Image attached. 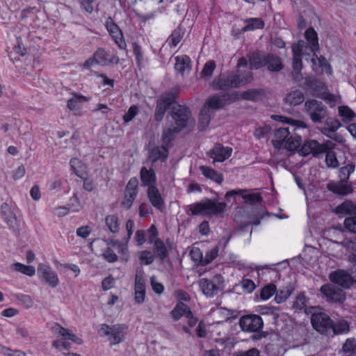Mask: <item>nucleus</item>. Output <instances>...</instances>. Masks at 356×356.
I'll return each mask as SVG.
<instances>
[{"label":"nucleus","mask_w":356,"mask_h":356,"mask_svg":"<svg viewBox=\"0 0 356 356\" xmlns=\"http://www.w3.org/2000/svg\"><path fill=\"white\" fill-rule=\"evenodd\" d=\"M227 204L225 202H218L216 200L206 198L200 202L191 204L187 207L188 215L202 216L211 217L222 216L225 212Z\"/></svg>","instance_id":"f257e3e1"},{"label":"nucleus","mask_w":356,"mask_h":356,"mask_svg":"<svg viewBox=\"0 0 356 356\" xmlns=\"http://www.w3.org/2000/svg\"><path fill=\"white\" fill-rule=\"evenodd\" d=\"M252 79L251 72L229 73L227 75H220L213 81V85L216 89L227 90L244 86L250 83Z\"/></svg>","instance_id":"f03ea898"},{"label":"nucleus","mask_w":356,"mask_h":356,"mask_svg":"<svg viewBox=\"0 0 356 356\" xmlns=\"http://www.w3.org/2000/svg\"><path fill=\"white\" fill-rule=\"evenodd\" d=\"M272 143L276 149L293 151L300 145L301 138L299 136L291 135L289 127H281L275 131Z\"/></svg>","instance_id":"7ed1b4c3"},{"label":"nucleus","mask_w":356,"mask_h":356,"mask_svg":"<svg viewBox=\"0 0 356 356\" xmlns=\"http://www.w3.org/2000/svg\"><path fill=\"white\" fill-rule=\"evenodd\" d=\"M127 330L128 327L124 324H102L98 334L102 337H106L111 345H117L126 339Z\"/></svg>","instance_id":"20e7f679"},{"label":"nucleus","mask_w":356,"mask_h":356,"mask_svg":"<svg viewBox=\"0 0 356 356\" xmlns=\"http://www.w3.org/2000/svg\"><path fill=\"white\" fill-rule=\"evenodd\" d=\"M171 119L170 123L176 127L175 129L176 131H181L183 129L193 126L195 124L190 111L187 108L179 105L173 107Z\"/></svg>","instance_id":"39448f33"},{"label":"nucleus","mask_w":356,"mask_h":356,"mask_svg":"<svg viewBox=\"0 0 356 356\" xmlns=\"http://www.w3.org/2000/svg\"><path fill=\"white\" fill-rule=\"evenodd\" d=\"M305 110L314 122H321L326 115L325 107L322 102L316 99L306 101Z\"/></svg>","instance_id":"423d86ee"},{"label":"nucleus","mask_w":356,"mask_h":356,"mask_svg":"<svg viewBox=\"0 0 356 356\" xmlns=\"http://www.w3.org/2000/svg\"><path fill=\"white\" fill-rule=\"evenodd\" d=\"M38 275L40 279L52 288H55L59 284L60 281L57 273L49 265L39 264Z\"/></svg>","instance_id":"0eeeda50"},{"label":"nucleus","mask_w":356,"mask_h":356,"mask_svg":"<svg viewBox=\"0 0 356 356\" xmlns=\"http://www.w3.org/2000/svg\"><path fill=\"white\" fill-rule=\"evenodd\" d=\"M263 320L256 314H248L241 317L239 325L244 332H255L263 327Z\"/></svg>","instance_id":"6e6552de"},{"label":"nucleus","mask_w":356,"mask_h":356,"mask_svg":"<svg viewBox=\"0 0 356 356\" xmlns=\"http://www.w3.org/2000/svg\"><path fill=\"white\" fill-rule=\"evenodd\" d=\"M321 292L331 302H342L346 299L343 290L333 284L323 285L321 287Z\"/></svg>","instance_id":"1a4fd4ad"},{"label":"nucleus","mask_w":356,"mask_h":356,"mask_svg":"<svg viewBox=\"0 0 356 356\" xmlns=\"http://www.w3.org/2000/svg\"><path fill=\"white\" fill-rule=\"evenodd\" d=\"M176 96L172 92L165 93L160 97L157 101L154 113L156 121H161L167 108L175 102Z\"/></svg>","instance_id":"9d476101"},{"label":"nucleus","mask_w":356,"mask_h":356,"mask_svg":"<svg viewBox=\"0 0 356 356\" xmlns=\"http://www.w3.org/2000/svg\"><path fill=\"white\" fill-rule=\"evenodd\" d=\"M233 149L230 147L223 146L222 144L216 143L212 149H211L207 154L213 159V163H222L228 159L232 154Z\"/></svg>","instance_id":"9b49d317"},{"label":"nucleus","mask_w":356,"mask_h":356,"mask_svg":"<svg viewBox=\"0 0 356 356\" xmlns=\"http://www.w3.org/2000/svg\"><path fill=\"white\" fill-rule=\"evenodd\" d=\"M95 59L96 64L101 66H108L111 65H117L119 63L118 56L110 53L104 48L99 47L95 52Z\"/></svg>","instance_id":"f8f14e48"},{"label":"nucleus","mask_w":356,"mask_h":356,"mask_svg":"<svg viewBox=\"0 0 356 356\" xmlns=\"http://www.w3.org/2000/svg\"><path fill=\"white\" fill-rule=\"evenodd\" d=\"M106 28L118 47L121 49H124L127 47V44L124 39L123 34L119 26L111 18H108L106 20Z\"/></svg>","instance_id":"ddd939ff"},{"label":"nucleus","mask_w":356,"mask_h":356,"mask_svg":"<svg viewBox=\"0 0 356 356\" xmlns=\"http://www.w3.org/2000/svg\"><path fill=\"white\" fill-rule=\"evenodd\" d=\"M312 324L316 330L324 333L331 329L332 321L324 313H315L312 316Z\"/></svg>","instance_id":"4468645a"},{"label":"nucleus","mask_w":356,"mask_h":356,"mask_svg":"<svg viewBox=\"0 0 356 356\" xmlns=\"http://www.w3.org/2000/svg\"><path fill=\"white\" fill-rule=\"evenodd\" d=\"M52 330L54 332L63 337V341L62 342V346L66 350H68L70 348V343L66 341L67 339L72 340L78 344H81L82 343V340L81 339L75 336L69 330L61 327L58 323H55L53 325Z\"/></svg>","instance_id":"2eb2a0df"},{"label":"nucleus","mask_w":356,"mask_h":356,"mask_svg":"<svg viewBox=\"0 0 356 356\" xmlns=\"http://www.w3.org/2000/svg\"><path fill=\"white\" fill-rule=\"evenodd\" d=\"M330 280L343 288H349L353 284V277L344 270H339L330 275Z\"/></svg>","instance_id":"dca6fc26"},{"label":"nucleus","mask_w":356,"mask_h":356,"mask_svg":"<svg viewBox=\"0 0 356 356\" xmlns=\"http://www.w3.org/2000/svg\"><path fill=\"white\" fill-rule=\"evenodd\" d=\"M327 188L332 193L340 195H346L353 192V186L350 182L339 180L337 182H330L327 185Z\"/></svg>","instance_id":"f3484780"},{"label":"nucleus","mask_w":356,"mask_h":356,"mask_svg":"<svg viewBox=\"0 0 356 356\" xmlns=\"http://www.w3.org/2000/svg\"><path fill=\"white\" fill-rule=\"evenodd\" d=\"M326 147L325 145L320 144L315 140H309L306 141L302 146L300 152L303 156L309 155V154H318L325 152Z\"/></svg>","instance_id":"a211bd4d"},{"label":"nucleus","mask_w":356,"mask_h":356,"mask_svg":"<svg viewBox=\"0 0 356 356\" xmlns=\"http://www.w3.org/2000/svg\"><path fill=\"white\" fill-rule=\"evenodd\" d=\"M175 60V71L177 73H180L182 76L187 75L191 70L190 58L188 56L183 55L180 56H176Z\"/></svg>","instance_id":"6ab92c4d"},{"label":"nucleus","mask_w":356,"mask_h":356,"mask_svg":"<svg viewBox=\"0 0 356 356\" xmlns=\"http://www.w3.org/2000/svg\"><path fill=\"white\" fill-rule=\"evenodd\" d=\"M318 49V48L311 44H307L303 40H300L297 44L292 46V51L300 56H309L312 54L313 57Z\"/></svg>","instance_id":"aec40b11"},{"label":"nucleus","mask_w":356,"mask_h":356,"mask_svg":"<svg viewBox=\"0 0 356 356\" xmlns=\"http://www.w3.org/2000/svg\"><path fill=\"white\" fill-rule=\"evenodd\" d=\"M140 175L142 184L144 186H147L148 188L156 187V177L154 170L143 167L140 170Z\"/></svg>","instance_id":"412c9836"},{"label":"nucleus","mask_w":356,"mask_h":356,"mask_svg":"<svg viewBox=\"0 0 356 356\" xmlns=\"http://www.w3.org/2000/svg\"><path fill=\"white\" fill-rule=\"evenodd\" d=\"M305 99L302 92L298 89L291 90L286 93L284 102L290 106H298Z\"/></svg>","instance_id":"4be33fe9"},{"label":"nucleus","mask_w":356,"mask_h":356,"mask_svg":"<svg viewBox=\"0 0 356 356\" xmlns=\"http://www.w3.org/2000/svg\"><path fill=\"white\" fill-rule=\"evenodd\" d=\"M102 242L106 243L107 245L111 246L112 248L115 249L117 252L123 257L124 259H127L128 258L129 251L127 244L129 242H127V239L124 238V241L108 239Z\"/></svg>","instance_id":"5701e85b"},{"label":"nucleus","mask_w":356,"mask_h":356,"mask_svg":"<svg viewBox=\"0 0 356 356\" xmlns=\"http://www.w3.org/2000/svg\"><path fill=\"white\" fill-rule=\"evenodd\" d=\"M147 197L151 204L158 209H162L164 202L159 189L156 187L147 188Z\"/></svg>","instance_id":"b1692460"},{"label":"nucleus","mask_w":356,"mask_h":356,"mask_svg":"<svg viewBox=\"0 0 356 356\" xmlns=\"http://www.w3.org/2000/svg\"><path fill=\"white\" fill-rule=\"evenodd\" d=\"M236 195H241L242 197L248 202H257L260 201V195L257 193H249L245 190L235 191L232 190L228 191L225 195V198L229 200V198L234 197Z\"/></svg>","instance_id":"393cba45"},{"label":"nucleus","mask_w":356,"mask_h":356,"mask_svg":"<svg viewBox=\"0 0 356 356\" xmlns=\"http://www.w3.org/2000/svg\"><path fill=\"white\" fill-rule=\"evenodd\" d=\"M197 284L202 293L207 297H213L218 291V287L213 282L207 279H200Z\"/></svg>","instance_id":"a878e982"},{"label":"nucleus","mask_w":356,"mask_h":356,"mask_svg":"<svg viewBox=\"0 0 356 356\" xmlns=\"http://www.w3.org/2000/svg\"><path fill=\"white\" fill-rule=\"evenodd\" d=\"M266 54L261 52H254L249 55V62L251 69L258 70L265 67Z\"/></svg>","instance_id":"bb28decb"},{"label":"nucleus","mask_w":356,"mask_h":356,"mask_svg":"<svg viewBox=\"0 0 356 356\" xmlns=\"http://www.w3.org/2000/svg\"><path fill=\"white\" fill-rule=\"evenodd\" d=\"M265 67L270 72H279L283 68V65L279 56L268 54L266 57Z\"/></svg>","instance_id":"cd10ccee"},{"label":"nucleus","mask_w":356,"mask_h":356,"mask_svg":"<svg viewBox=\"0 0 356 356\" xmlns=\"http://www.w3.org/2000/svg\"><path fill=\"white\" fill-rule=\"evenodd\" d=\"M200 170L202 175L207 179H209L218 184H221L223 181V176L209 166L201 165Z\"/></svg>","instance_id":"c85d7f7f"},{"label":"nucleus","mask_w":356,"mask_h":356,"mask_svg":"<svg viewBox=\"0 0 356 356\" xmlns=\"http://www.w3.org/2000/svg\"><path fill=\"white\" fill-rule=\"evenodd\" d=\"M168 155V147L163 145L161 147H156L153 148L150 152L149 158L153 162H156L159 160L164 161L167 159Z\"/></svg>","instance_id":"c756f323"},{"label":"nucleus","mask_w":356,"mask_h":356,"mask_svg":"<svg viewBox=\"0 0 356 356\" xmlns=\"http://www.w3.org/2000/svg\"><path fill=\"white\" fill-rule=\"evenodd\" d=\"M1 214L3 220L10 227H15L17 225V218L8 204L1 206Z\"/></svg>","instance_id":"7c9ffc66"},{"label":"nucleus","mask_w":356,"mask_h":356,"mask_svg":"<svg viewBox=\"0 0 356 356\" xmlns=\"http://www.w3.org/2000/svg\"><path fill=\"white\" fill-rule=\"evenodd\" d=\"M170 314L175 321H178L183 316H188L191 314L189 307L183 302H179L175 307L171 311Z\"/></svg>","instance_id":"2f4dec72"},{"label":"nucleus","mask_w":356,"mask_h":356,"mask_svg":"<svg viewBox=\"0 0 356 356\" xmlns=\"http://www.w3.org/2000/svg\"><path fill=\"white\" fill-rule=\"evenodd\" d=\"M225 104V96L213 95L208 99L204 106H207L209 111L218 110Z\"/></svg>","instance_id":"473e14b6"},{"label":"nucleus","mask_w":356,"mask_h":356,"mask_svg":"<svg viewBox=\"0 0 356 356\" xmlns=\"http://www.w3.org/2000/svg\"><path fill=\"white\" fill-rule=\"evenodd\" d=\"M336 213L345 215L356 214V203L346 200L336 208Z\"/></svg>","instance_id":"72a5a7b5"},{"label":"nucleus","mask_w":356,"mask_h":356,"mask_svg":"<svg viewBox=\"0 0 356 356\" xmlns=\"http://www.w3.org/2000/svg\"><path fill=\"white\" fill-rule=\"evenodd\" d=\"M88 99L83 95H75L67 101V107L72 111H79L82 103L87 102Z\"/></svg>","instance_id":"f704fd0d"},{"label":"nucleus","mask_w":356,"mask_h":356,"mask_svg":"<svg viewBox=\"0 0 356 356\" xmlns=\"http://www.w3.org/2000/svg\"><path fill=\"white\" fill-rule=\"evenodd\" d=\"M211 116V111L207 106H204L200 111L198 128L200 131L204 130L209 125Z\"/></svg>","instance_id":"c9c22d12"},{"label":"nucleus","mask_w":356,"mask_h":356,"mask_svg":"<svg viewBox=\"0 0 356 356\" xmlns=\"http://www.w3.org/2000/svg\"><path fill=\"white\" fill-rule=\"evenodd\" d=\"M10 268L13 271L19 272L30 277L35 274V269L33 266H26L19 262L13 264Z\"/></svg>","instance_id":"e433bc0d"},{"label":"nucleus","mask_w":356,"mask_h":356,"mask_svg":"<svg viewBox=\"0 0 356 356\" xmlns=\"http://www.w3.org/2000/svg\"><path fill=\"white\" fill-rule=\"evenodd\" d=\"M311 61L312 63L313 70L316 73H321L323 71L324 69L330 67L325 58H318L316 54L315 56L312 57Z\"/></svg>","instance_id":"4c0bfd02"},{"label":"nucleus","mask_w":356,"mask_h":356,"mask_svg":"<svg viewBox=\"0 0 356 356\" xmlns=\"http://www.w3.org/2000/svg\"><path fill=\"white\" fill-rule=\"evenodd\" d=\"M108 229L112 233H118L120 230V221L116 215H108L105 218Z\"/></svg>","instance_id":"58836bf2"},{"label":"nucleus","mask_w":356,"mask_h":356,"mask_svg":"<svg viewBox=\"0 0 356 356\" xmlns=\"http://www.w3.org/2000/svg\"><path fill=\"white\" fill-rule=\"evenodd\" d=\"M338 111L339 115L345 122H350L356 117V113L347 106H339Z\"/></svg>","instance_id":"ea45409f"},{"label":"nucleus","mask_w":356,"mask_h":356,"mask_svg":"<svg viewBox=\"0 0 356 356\" xmlns=\"http://www.w3.org/2000/svg\"><path fill=\"white\" fill-rule=\"evenodd\" d=\"M175 128L176 127L173 124L170 123L169 127L165 129L163 133V145L167 147L170 142L174 139L175 135L179 132L174 130Z\"/></svg>","instance_id":"a19ab883"},{"label":"nucleus","mask_w":356,"mask_h":356,"mask_svg":"<svg viewBox=\"0 0 356 356\" xmlns=\"http://www.w3.org/2000/svg\"><path fill=\"white\" fill-rule=\"evenodd\" d=\"M245 23L246 25L242 29L243 32L262 29L264 26V22L260 18H250L245 20Z\"/></svg>","instance_id":"79ce46f5"},{"label":"nucleus","mask_w":356,"mask_h":356,"mask_svg":"<svg viewBox=\"0 0 356 356\" xmlns=\"http://www.w3.org/2000/svg\"><path fill=\"white\" fill-rule=\"evenodd\" d=\"M273 118L276 120L286 122V123L291 124V126L295 127V129H299V128H302V129L307 128L306 124L304 122H302L300 120H293L292 118H289L283 117L281 115H273Z\"/></svg>","instance_id":"37998d69"},{"label":"nucleus","mask_w":356,"mask_h":356,"mask_svg":"<svg viewBox=\"0 0 356 356\" xmlns=\"http://www.w3.org/2000/svg\"><path fill=\"white\" fill-rule=\"evenodd\" d=\"M342 349L346 356H356V339H348Z\"/></svg>","instance_id":"c03bdc74"},{"label":"nucleus","mask_w":356,"mask_h":356,"mask_svg":"<svg viewBox=\"0 0 356 356\" xmlns=\"http://www.w3.org/2000/svg\"><path fill=\"white\" fill-rule=\"evenodd\" d=\"M154 244V250L157 256L163 260L168 256V250L164 243L160 239L156 240Z\"/></svg>","instance_id":"a18cd8bd"},{"label":"nucleus","mask_w":356,"mask_h":356,"mask_svg":"<svg viewBox=\"0 0 356 356\" xmlns=\"http://www.w3.org/2000/svg\"><path fill=\"white\" fill-rule=\"evenodd\" d=\"M331 329L336 334H345L349 331V325L346 321L341 320L335 323H332Z\"/></svg>","instance_id":"49530a36"},{"label":"nucleus","mask_w":356,"mask_h":356,"mask_svg":"<svg viewBox=\"0 0 356 356\" xmlns=\"http://www.w3.org/2000/svg\"><path fill=\"white\" fill-rule=\"evenodd\" d=\"M263 96V91L260 90L251 89L241 93V97L244 99L257 101Z\"/></svg>","instance_id":"de8ad7c7"},{"label":"nucleus","mask_w":356,"mask_h":356,"mask_svg":"<svg viewBox=\"0 0 356 356\" xmlns=\"http://www.w3.org/2000/svg\"><path fill=\"white\" fill-rule=\"evenodd\" d=\"M326 125L327 127L323 128L322 133L327 136L330 137L331 134L340 127L341 124L337 120H330L327 121Z\"/></svg>","instance_id":"09e8293b"},{"label":"nucleus","mask_w":356,"mask_h":356,"mask_svg":"<svg viewBox=\"0 0 356 356\" xmlns=\"http://www.w3.org/2000/svg\"><path fill=\"white\" fill-rule=\"evenodd\" d=\"M183 31L180 28L174 30L172 34L168 38L167 42L172 47H176L181 40L183 38Z\"/></svg>","instance_id":"8fccbe9b"},{"label":"nucleus","mask_w":356,"mask_h":356,"mask_svg":"<svg viewBox=\"0 0 356 356\" xmlns=\"http://www.w3.org/2000/svg\"><path fill=\"white\" fill-rule=\"evenodd\" d=\"M293 68L295 72L293 74V78L299 81L300 80V72L302 70V60L301 56L298 54L296 52H293Z\"/></svg>","instance_id":"3c124183"},{"label":"nucleus","mask_w":356,"mask_h":356,"mask_svg":"<svg viewBox=\"0 0 356 356\" xmlns=\"http://www.w3.org/2000/svg\"><path fill=\"white\" fill-rule=\"evenodd\" d=\"M355 165L350 163L340 168L339 170V178L341 180L348 181L350 175L354 172Z\"/></svg>","instance_id":"603ef678"},{"label":"nucleus","mask_w":356,"mask_h":356,"mask_svg":"<svg viewBox=\"0 0 356 356\" xmlns=\"http://www.w3.org/2000/svg\"><path fill=\"white\" fill-rule=\"evenodd\" d=\"M70 165L75 175L79 177H82V172L84 170V166L81 161L77 158H73L70 160Z\"/></svg>","instance_id":"864d4df0"},{"label":"nucleus","mask_w":356,"mask_h":356,"mask_svg":"<svg viewBox=\"0 0 356 356\" xmlns=\"http://www.w3.org/2000/svg\"><path fill=\"white\" fill-rule=\"evenodd\" d=\"M276 291V286L273 284L265 286L261 291L260 297L263 300H268L273 296Z\"/></svg>","instance_id":"5fc2aeb1"},{"label":"nucleus","mask_w":356,"mask_h":356,"mask_svg":"<svg viewBox=\"0 0 356 356\" xmlns=\"http://www.w3.org/2000/svg\"><path fill=\"white\" fill-rule=\"evenodd\" d=\"M102 256L104 259L110 263L115 262L118 259L117 254L114 252L111 246L109 245H107L106 248L103 251Z\"/></svg>","instance_id":"6e6d98bb"},{"label":"nucleus","mask_w":356,"mask_h":356,"mask_svg":"<svg viewBox=\"0 0 356 356\" xmlns=\"http://www.w3.org/2000/svg\"><path fill=\"white\" fill-rule=\"evenodd\" d=\"M305 38L309 44L318 48V37L316 32L312 28L308 29L305 33Z\"/></svg>","instance_id":"4d7b16f0"},{"label":"nucleus","mask_w":356,"mask_h":356,"mask_svg":"<svg viewBox=\"0 0 356 356\" xmlns=\"http://www.w3.org/2000/svg\"><path fill=\"white\" fill-rule=\"evenodd\" d=\"M139 259L142 264L149 265L153 263L154 260V256L150 251L144 250L140 252Z\"/></svg>","instance_id":"13d9d810"},{"label":"nucleus","mask_w":356,"mask_h":356,"mask_svg":"<svg viewBox=\"0 0 356 356\" xmlns=\"http://www.w3.org/2000/svg\"><path fill=\"white\" fill-rule=\"evenodd\" d=\"M325 162L328 167L337 168L339 165L336 154L332 151H327L325 155Z\"/></svg>","instance_id":"bf43d9fd"},{"label":"nucleus","mask_w":356,"mask_h":356,"mask_svg":"<svg viewBox=\"0 0 356 356\" xmlns=\"http://www.w3.org/2000/svg\"><path fill=\"white\" fill-rule=\"evenodd\" d=\"M291 294V291L289 288L280 290L275 294V301L278 304L282 303L289 298Z\"/></svg>","instance_id":"052dcab7"},{"label":"nucleus","mask_w":356,"mask_h":356,"mask_svg":"<svg viewBox=\"0 0 356 356\" xmlns=\"http://www.w3.org/2000/svg\"><path fill=\"white\" fill-rule=\"evenodd\" d=\"M215 67L216 65L214 61L209 60L207 62L201 72V76L203 78L210 77L212 75Z\"/></svg>","instance_id":"680f3d73"},{"label":"nucleus","mask_w":356,"mask_h":356,"mask_svg":"<svg viewBox=\"0 0 356 356\" xmlns=\"http://www.w3.org/2000/svg\"><path fill=\"white\" fill-rule=\"evenodd\" d=\"M339 244L348 251L356 252V238H346Z\"/></svg>","instance_id":"e2e57ef3"},{"label":"nucleus","mask_w":356,"mask_h":356,"mask_svg":"<svg viewBox=\"0 0 356 356\" xmlns=\"http://www.w3.org/2000/svg\"><path fill=\"white\" fill-rule=\"evenodd\" d=\"M138 180L136 177H132L129 179L126 186L125 192L138 194Z\"/></svg>","instance_id":"0e129e2a"},{"label":"nucleus","mask_w":356,"mask_h":356,"mask_svg":"<svg viewBox=\"0 0 356 356\" xmlns=\"http://www.w3.org/2000/svg\"><path fill=\"white\" fill-rule=\"evenodd\" d=\"M137 195L130 193H124V197L122 202V205L123 207L129 209L131 207Z\"/></svg>","instance_id":"69168bd1"},{"label":"nucleus","mask_w":356,"mask_h":356,"mask_svg":"<svg viewBox=\"0 0 356 356\" xmlns=\"http://www.w3.org/2000/svg\"><path fill=\"white\" fill-rule=\"evenodd\" d=\"M344 226L349 232L356 234V216L346 218Z\"/></svg>","instance_id":"338daca9"},{"label":"nucleus","mask_w":356,"mask_h":356,"mask_svg":"<svg viewBox=\"0 0 356 356\" xmlns=\"http://www.w3.org/2000/svg\"><path fill=\"white\" fill-rule=\"evenodd\" d=\"M233 356H260V352L258 349L253 348L245 351L236 352Z\"/></svg>","instance_id":"774afa93"}]
</instances>
